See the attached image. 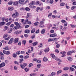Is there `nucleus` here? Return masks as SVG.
Wrapping results in <instances>:
<instances>
[{"label":"nucleus","mask_w":76,"mask_h":76,"mask_svg":"<svg viewBox=\"0 0 76 76\" xmlns=\"http://www.w3.org/2000/svg\"><path fill=\"white\" fill-rule=\"evenodd\" d=\"M50 51V49L48 48H47L46 49L44 50L45 53H47Z\"/></svg>","instance_id":"1a4fd4ad"},{"label":"nucleus","mask_w":76,"mask_h":76,"mask_svg":"<svg viewBox=\"0 0 76 76\" xmlns=\"http://www.w3.org/2000/svg\"><path fill=\"white\" fill-rule=\"evenodd\" d=\"M48 41L49 42H50L51 41H53V39H48Z\"/></svg>","instance_id":"f704fd0d"},{"label":"nucleus","mask_w":76,"mask_h":76,"mask_svg":"<svg viewBox=\"0 0 76 76\" xmlns=\"http://www.w3.org/2000/svg\"><path fill=\"white\" fill-rule=\"evenodd\" d=\"M70 26L72 28H75L76 27V26H74L73 25L71 24Z\"/></svg>","instance_id":"37998d69"},{"label":"nucleus","mask_w":76,"mask_h":76,"mask_svg":"<svg viewBox=\"0 0 76 76\" xmlns=\"http://www.w3.org/2000/svg\"><path fill=\"white\" fill-rule=\"evenodd\" d=\"M29 7L31 9H35L36 8V7L34 5H30L29 6Z\"/></svg>","instance_id":"f8f14e48"},{"label":"nucleus","mask_w":76,"mask_h":76,"mask_svg":"<svg viewBox=\"0 0 76 76\" xmlns=\"http://www.w3.org/2000/svg\"><path fill=\"white\" fill-rule=\"evenodd\" d=\"M12 28H11L10 29V31H9L8 33H11V32H12Z\"/></svg>","instance_id":"603ef678"},{"label":"nucleus","mask_w":76,"mask_h":76,"mask_svg":"<svg viewBox=\"0 0 76 76\" xmlns=\"http://www.w3.org/2000/svg\"><path fill=\"white\" fill-rule=\"evenodd\" d=\"M43 61H48V59L46 57H44L43 58Z\"/></svg>","instance_id":"4468645a"},{"label":"nucleus","mask_w":76,"mask_h":76,"mask_svg":"<svg viewBox=\"0 0 76 76\" xmlns=\"http://www.w3.org/2000/svg\"><path fill=\"white\" fill-rule=\"evenodd\" d=\"M67 59L69 61H72V58L70 57H68Z\"/></svg>","instance_id":"ddd939ff"},{"label":"nucleus","mask_w":76,"mask_h":76,"mask_svg":"<svg viewBox=\"0 0 76 76\" xmlns=\"http://www.w3.org/2000/svg\"><path fill=\"white\" fill-rule=\"evenodd\" d=\"M14 69L15 70H16L18 69V67L16 66H15L14 67Z\"/></svg>","instance_id":"864d4df0"},{"label":"nucleus","mask_w":76,"mask_h":76,"mask_svg":"<svg viewBox=\"0 0 76 76\" xmlns=\"http://www.w3.org/2000/svg\"><path fill=\"white\" fill-rule=\"evenodd\" d=\"M38 44V42H35L33 43V46H35Z\"/></svg>","instance_id":"4be33fe9"},{"label":"nucleus","mask_w":76,"mask_h":76,"mask_svg":"<svg viewBox=\"0 0 76 76\" xmlns=\"http://www.w3.org/2000/svg\"><path fill=\"white\" fill-rule=\"evenodd\" d=\"M35 31V28H34L31 30V33H34Z\"/></svg>","instance_id":"b1692460"},{"label":"nucleus","mask_w":76,"mask_h":76,"mask_svg":"<svg viewBox=\"0 0 76 76\" xmlns=\"http://www.w3.org/2000/svg\"><path fill=\"white\" fill-rule=\"evenodd\" d=\"M24 71H26V72H27L29 71V69L28 68H26L24 69Z\"/></svg>","instance_id":"473e14b6"},{"label":"nucleus","mask_w":76,"mask_h":76,"mask_svg":"<svg viewBox=\"0 0 76 76\" xmlns=\"http://www.w3.org/2000/svg\"><path fill=\"white\" fill-rule=\"evenodd\" d=\"M14 42H15L14 44L16 43V42H19V38H15L14 40Z\"/></svg>","instance_id":"6e6552de"},{"label":"nucleus","mask_w":76,"mask_h":76,"mask_svg":"<svg viewBox=\"0 0 76 76\" xmlns=\"http://www.w3.org/2000/svg\"><path fill=\"white\" fill-rule=\"evenodd\" d=\"M5 24V22H0V26H2L3 25H4Z\"/></svg>","instance_id":"9d476101"},{"label":"nucleus","mask_w":76,"mask_h":76,"mask_svg":"<svg viewBox=\"0 0 76 76\" xmlns=\"http://www.w3.org/2000/svg\"><path fill=\"white\" fill-rule=\"evenodd\" d=\"M40 9V7H37L36 9V11L37 12H38V10Z\"/></svg>","instance_id":"393cba45"},{"label":"nucleus","mask_w":76,"mask_h":76,"mask_svg":"<svg viewBox=\"0 0 76 76\" xmlns=\"http://www.w3.org/2000/svg\"><path fill=\"white\" fill-rule=\"evenodd\" d=\"M56 60V61H59V62H61V60L60 59L58 58H57L55 59Z\"/></svg>","instance_id":"72a5a7b5"},{"label":"nucleus","mask_w":76,"mask_h":76,"mask_svg":"<svg viewBox=\"0 0 76 76\" xmlns=\"http://www.w3.org/2000/svg\"><path fill=\"white\" fill-rule=\"evenodd\" d=\"M8 9L9 10H13V7H9Z\"/></svg>","instance_id":"a211bd4d"},{"label":"nucleus","mask_w":76,"mask_h":76,"mask_svg":"<svg viewBox=\"0 0 76 76\" xmlns=\"http://www.w3.org/2000/svg\"><path fill=\"white\" fill-rule=\"evenodd\" d=\"M5 29H6L7 31H8L9 30V27L7 26H5L4 27Z\"/></svg>","instance_id":"79ce46f5"},{"label":"nucleus","mask_w":76,"mask_h":76,"mask_svg":"<svg viewBox=\"0 0 76 76\" xmlns=\"http://www.w3.org/2000/svg\"><path fill=\"white\" fill-rule=\"evenodd\" d=\"M73 5H76V2L75 1L72 3Z\"/></svg>","instance_id":"338daca9"},{"label":"nucleus","mask_w":76,"mask_h":76,"mask_svg":"<svg viewBox=\"0 0 76 76\" xmlns=\"http://www.w3.org/2000/svg\"><path fill=\"white\" fill-rule=\"evenodd\" d=\"M0 59L2 60H4V57H3V55H2L0 57Z\"/></svg>","instance_id":"7c9ffc66"},{"label":"nucleus","mask_w":76,"mask_h":76,"mask_svg":"<svg viewBox=\"0 0 76 76\" xmlns=\"http://www.w3.org/2000/svg\"><path fill=\"white\" fill-rule=\"evenodd\" d=\"M70 69L71 72H73V71H75V69L72 67H70Z\"/></svg>","instance_id":"5701e85b"},{"label":"nucleus","mask_w":76,"mask_h":76,"mask_svg":"<svg viewBox=\"0 0 76 76\" xmlns=\"http://www.w3.org/2000/svg\"><path fill=\"white\" fill-rule=\"evenodd\" d=\"M17 56V55L16 53H14L12 55L13 57L14 58H16V57Z\"/></svg>","instance_id":"a878e982"},{"label":"nucleus","mask_w":76,"mask_h":76,"mask_svg":"<svg viewBox=\"0 0 76 76\" xmlns=\"http://www.w3.org/2000/svg\"><path fill=\"white\" fill-rule=\"evenodd\" d=\"M29 56H25L24 58L25 60H26L27 58H29Z\"/></svg>","instance_id":"2f4dec72"},{"label":"nucleus","mask_w":76,"mask_h":76,"mask_svg":"<svg viewBox=\"0 0 76 76\" xmlns=\"http://www.w3.org/2000/svg\"><path fill=\"white\" fill-rule=\"evenodd\" d=\"M36 75H37V74H31L30 75L31 76H35Z\"/></svg>","instance_id":"49530a36"},{"label":"nucleus","mask_w":76,"mask_h":76,"mask_svg":"<svg viewBox=\"0 0 76 76\" xmlns=\"http://www.w3.org/2000/svg\"><path fill=\"white\" fill-rule=\"evenodd\" d=\"M67 74H63L62 76H67Z\"/></svg>","instance_id":"774afa93"},{"label":"nucleus","mask_w":76,"mask_h":76,"mask_svg":"<svg viewBox=\"0 0 76 76\" xmlns=\"http://www.w3.org/2000/svg\"><path fill=\"white\" fill-rule=\"evenodd\" d=\"M61 22H62V23H65V22H66V21H65V20H62L61 21Z\"/></svg>","instance_id":"4d7b16f0"},{"label":"nucleus","mask_w":76,"mask_h":76,"mask_svg":"<svg viewBox=\"0 0 76 76\" xmlns=\"http://www.w3.org/2000/svg\"><path fill=\"white\" fill-rule=\"evenodd\" d=\"M5 65H6V64L4 62H2L0 64V67L1 68L5 66Z\"/></svg>","instance_id":"20e7f679"},{"label":"nucleus","mask_w":76,"mask_h":76,"mask_svg":"<svg viewBox=\"0 0 76 76\" xmlns=\"http://www.w3.org/2000/svg\"><path fill=\"white\" fill-rule=\"evenodd\" d=\"M20 66L21 67V68H22L23 69H25V66H24L22 64H20Z\"/></svg>","instance_id":"dca6fc26"},{"label":"nucleus","mask_w":76,"mask_h":76,"mask_svg":"<svg viewBox=\"0 0 76 76\" xmlns=\"http://www.w3.org/2000/svg\"><path fill=\"white\" fill-rule=\"evenodd\" d=\"M30 32V31L29 30L27 29L25 30V33H26L27 34H28V33Z\"/></svg>","instance_id":"f3484780"},{"label":"nucleus","mask_w":76,"mask_h":76,"mask_svg":"<svg viewBox=\"0 0 76 76\" xmlns=\"http://www.w3.org/2000/svg\"><path fill=\"white\" fill-rule=\"evenodd\" d=\"M45 31V30L44 29L42 30L41 32V34H44Z\"/></svg>","instance_id":"c9c22d12"},{"label":"nucleus","mask_w":76,"mask_h":76,"mask_svg":"<svg viewBox=\"0 0 76 76\" xmlns=\"http://www.w3.org/2000/svg\"><path fill=\"white\" fill-rule=\"evenodd\" d=\"M22 61H23V59H20V61H19L20 63H21V64L22 63Z\"/></svg>","instance_id":"c85d7f7f"},{"label":"nucleus","mask_w":76,"mask_h":76,"mask_svg":"<svg viewBox=\"0 0 76 76\" xmlns=\"http://www.w3.org/2000/svg\"><path fill=\"white\" fill-rule=\"evenodd\" d=\"M28 27H29V25H26L25 26V28H28Z\"/></svg>","instance_id":"e2e57ef3"},{"label":"nucleus","mask_w":76,"mask_h":76,"mask_svg":"<svg viewBox=\"0 0 76 76\" xmlns=\"http://www.w3.org/2000/svg\"><path fill=\"white\" fill-rule=\"evenodd\" d=\"M43 45V44L42 43H40L39 45L38 46V47H39V48H41V47H42V46Z\"/></svg>","instance_id":"a19ab883"},{"label":"nucleus","mask_w":76,"mask_h":76,"mask_svg":"<svg viewBox=\"0 0 76 76\" xmlns=\"http://www.w3.org/2000/svg\"><path fill=\"white\" fill-rule=\"evenodd\" d=\"M12 3H13V2H12V1H9L8 3V4H9V5H11L12 4Z\"/></svg>","instance_id":"bb28decb"},{"label":"nucleus","mask_w":76,"mask_h":76,"mask_svg":"<svg viewBox=\"0 0 76 76\" xmlns=\"http://www.w3.org/2000/svg\"><path fill=\"white\" fill-rule=\"evenodd\" d=\"M69 69V67H66L65 68H64V69H63V70H67Z\"/></svg>","instance_id":"4c0bfd02"},{"label":"nucleus","mask_w":76,"mask_h":76,"mask_svg":"<svg viewBox=\"0 0 76 76\" xmlns=\"http://www.w3.org/2000/svg\"><path fill=\"white\" fill-rule=\"evenodd\" d=\"M32 66H33V64L32 63H30L29 65L28 66L29 67H31Z\"/></svg>","instance_id":"c03bdc74"},{"label":"nucleus","mask_w":76,"mask_h":76,"mask_svg":"<svg viewBox=\"0 0 76 76\" xmlns=\"http://www.w3.org/2000/svg\"><path fill=\"white\" fill-rule=\"evenodd\" d=\"M50 56L52 58H54L56 60V58H57V57L55 56V55L53 54L50 55Z\"/></svg>","instance_id":"0eeeda50"},{"label":"nucleus","mask_w":76,"mask_h":76,"mask_svg":"<svg viewBox=\"0 0 76 76\" xmlns=\"http://www.w3.org/2000/svg\"><path fill=\"white\" fill-rule=\"evenodd\" d=\"M25 1L24 0H19V3L20 4H22L24 3V2Z\"/></svg>","instance_id":"423d86ee"},{"label":"nucleus","mask_w":76,"mask_h":76,"mask_svg":"<svg viewBox=\"0 0 76 76\" xmlns=\"http://www.w3.org/2000/svg\"><path fill=\"white\" fill-rule=\"evenodd\" d=\"M13 4L15 6H17L18 5V2L17 1L14 2L13 3Z\"/></svg>","instance_id":"9b49d317"},{"label":"nucleus","mask_w":76,"mask_h":76,"mask_svg":"<svg viewBox=\"0 0 76 76\" xmlns=\"http://www.w3.org/2000/svg\"><path fill=\"white\" fill-rule=\"evenodd\" d=\"M4 50H9V48L8 47H7L6 48H4Z\"/></svg>","instance_id":"5fc2aeb1"},{"label":"nucleus","mask_w":76,"mask_h":76,"mask_svg":"<svg viewBox=\"0 0 76 76\" xmlns=\"http://www.w3.org/2000/svg\"><path fill=\"white\" fill-rule=\"evenodd\" d=\"M22 43L23 44H24V45H25V44H26V41L25 40H23L22 41Z\"/></svg>","instance_id":"cd10ccee"},{"label":"nucleus","mask_w":76,"mask_h":76,"mask_svg":"<svg viewBox=\"0 0 76 76\" xmlns=\"http://www.w3.org/2000/svg\"><path fill=\"white\" fill-rule=\"evenodd\" d=\"M59 47H60V45H59V44H57L56 45V48H59Z\"/></svg>","instance_id":"69168bd1"},{"label":"nucleus","mask_w":76,"mask_h":76,"mask_svg":"<svg viewBox=\"0 0 76 76\" xmlns=\"http://www.w3.org/2000/svg\"><path fill=\"white\" fill-rule=\"evenodd\" d=\"M3 51L4 54H6L7 52L5 50H3Z\"/></svg>","instance_id":"0e129e2a"},{"label":"nucleus","mask_w":76,"mask_h":76,"mask_svg":"<svg viewBox=\"0 0 76 76\" xmlns=\"http://www.w3.org/2000/svg\"><path fill=\"white\" fill-rule=\"evenodd\" d=\"M72 54V51H69L67 53V54L68 56L71 55V54Z\"/></svg>","instance_id":"2eb2a0df"},{"label":"nucleus","mask_w":76,"mask_h":76,"mask_svg":"<svg viewBox=\"0 0 76 76\" xmlns=\"http://www.w3.org/2000/svg\"><path fill=\"white\" fill-rule=\"evenodd\" d=\"M10 51H7L6 52V54H7V55H9V54H10Z\"/></svg>","instance_id":"e433bc0d"},{"label":"nucleus","mask_w":76,"mask_h":76,"mask_svg":"<svg viewBox=\"0 0 76 76\" xmlns=\"http://www.w3.org/2000/svg\"><path fill=\"white\" fill-rule=\"evenodd\" d=\"M75 8H76V6H73L71 8V10H73V9H75Z\"/></svg>","instance_id":"052dcab7"},{"label":"nucleus","mask_w":76,"mask_h":76,"mask_svg":"<svg viewBox=\"0 0 76 76\" xmlns=\"http://www.w3.org/2000/svg\"><path fill=\"white\" fill-rule=\"evenodd\" d=\"M14 34H16V35H17V34H18V31H16L14 33Z\"/></svg>","instance_id":"680f3d73"},{"label":"nucleus","mask_w":76,"mask_h":76,"mask_svg":"<svg viewBox=\"0 0 76 76\" xmlns=\"http://www.w3.org/2000/svg\"><path fill=\"white\" fill-rule=\"evenodd\" d=\"M64 3H61L60 4V6H64Z\"/></svg>","instance_id":"c756f323"},{"label":"nucleus","mask_w":76,"mask_h":76,"mask_svg":"<svg viewBox=\"0 0 76 76\" xmlns=\"http://www.w3.org/2000/svg\"><path fill=\"white\" fill-rule=\"evenodd\" d=\"M53 2H54V1L53 0H50V4H53Z\"/></svg>","instance_id":"de8ad7c7"},{"label":"nucleus","mask_w":76,"mask_h":76,"mask_svg":"<svg viewBox=\"0 0 76 76\" xmlns=\"http://www.w3.org/2000/svg\"><path fill=\"white\" fill-rule=\"evenodd\" d=\"M38 24H39L38 22H37L34 23V26H37L38 25Z\"/></svg>","instance_id":"aec40b11"},{"label":"nucleus","mask_w":76,"mask_h":76,"mask_svg":"<svg viewBox=\"0 0 76 76\" xmlns=\"http://www.w3.org/2000/svg\"><path fill=\"white\" fill-rule=\"evenodd\" d=\"M50 37H55L57 36V34L56 33H54L53 34H50Z\"/></svg>","instance_id":"39448f33"},{"label":"nucleus","mask_w":76,"mask_h":76,"mask_svg":"<svg viewBox=\"0 0 76 76\" xmlns=\"http://www.w3.org/2000/svg\"><path fill=\"white\" fill-rule=\"evenodd\" d=\"M13 41H14V39H13V38H11L9 42H8V44H12Z\"/></svg>","instance_id":"f03ea898"},{"label":"nucleus","mask_w":76,"mask_h":76,"mask_svg":"<svg viewBox=\"0 0 76 76\" xmlns=\"http://www.w3.org/2000/svg\"><path fill=\"white\" fill-rule=\"evenodd\" d=\"M64 25L65 26H67V23L66 22L64 23Z\"/></svg>","instance_id":"6e6d98bb"},{"label":"nucleus","mask_w":76,"mask_h":76,"mask_svg":"<svg viewBox=\"0 0 76 76\" xmlns=\"http://www.w3.org/2000/svg\"><path fill=\"white\" fill-rule=\"evenodd\" d=\"M19 16V13L18 12H15L12 15V17L14 18H18Z\"/></svg>","instance_id":"f257e3e1"},{"label":"nucleus","mask_w":76,"mask_h":76,"mask_svg":"<svg viewBox=\"0 0 76 76\" xmlns=\"http://www.w3.org/2000/svg\"><path fill=\"white\" fill-rule=\"evenodd\" d=\"M25 10L27 11H29L30 10V9L28 7H26L25 8Z\"/></svg>","instance_id":"58836bf2"},{"label":"nucleus","mask_w":76,"mask_h":76,"mask_svg":"<svg viewBox=\"0 0 76 76\" xmlns=\"http://www.w3.org/2000/svg\"><path fill=\"white\" fill-rule=\"evenodd\" d=\"M11 22H10L6 24L8 26H9V25H10V23H11Z\"/></svg>","instance_id":"a18cd8bd"},{"label":"nucleus","mask_w":76,"mask_h":76,"mask_svg":"<svg viewBox=\"0 0 76 76\" xmlns=\"http://www.w3.org/2000/svg\"><path fill=\"white\" fill-rule=\"evenodd\" d=\"M14 63L15 64H18V65H19V63H18V62H17L16 61H15L14 62Z\"/></svg>","instance_id":"bf43d9fd"},{"label":"nucleus","mask_w":76,"mask_h":76,"mask_svg":"<svg viewBox=\"0 0 76 76\" xmlns=\"http://www.w3.org/2000/svg\"><path fill=\"white\" fill-rule=\"evenodd\" d=\"M61 73V70H59L57 71V75H59V74H60Z\"/></svg>","instance_id":"412c9836"},{"label":"nucleus","mask_w":76,"mask_h":76,"mask_svg":"<svg viewBox=\"0 0 76 76\" xmlns=\"http://www.w3.org/2000/svg\"><path fill=\"white\" fill-rule=\"evenodd\" d=\"M14 24L16 26H18V28H20V24L18 22H15L14 23Z\"/></svg>","instance_id":"7ed1b4c3"},{"label":"nucleus","mask_w":76,"mask_h":76,"mask_svg":"<svg viewBox=\"0 0 76 76\" xmlns=\"http://www.w3.org/2000/svg\"><path fill=\"white\" fill-rule=\"evenodd\" d=\"M41 65L40 64H38L37 65V67L38 69H39V68H40V66H41Z\"/></svg>","instance_id":"ea45409f"},{"label":"nucleus","mask_w":76,"mask_h":76,"mask_svg":"<svg viewBox=\"0 0 76 76\" xmlns=\"http://www.w3.org/2000/svg\"><path fill=\"white\" fill-rule=\"evenodd\" d=\"M50 32L52 33H54V31L53 30H51L50 31Z\"/></svg>","instance_id":"13d9d810"},{"label":"nucleus","mask_w":76,"mask_h":76,"mask_svg":"<svg viewBox=\"0 0 76 76\" xmlns=\"http://www.w3.org/2000/svg\"><path fill=\"white\" fill-rule=\"evenodd\" d=\"M66 28H67V27H64L62 29V31H65V30H66Z\"/></svg>","instance_id":"8fccbe9b"},{"label":"nucleus","mask_w":76,"mask_h":76,"mask_svg":"<svg viewBox=\"0 0 76 76\" xmlns=\"http://www.w3.org/2000/svg\"><path fill=\"white\" fill-rule=\"evenodd\" d=\"M37 63H41V61L40 60H38L37 61Z\"/></svg>","instance_id":"09e8293b"},{"label":"nucleus","mask_w":76,"mask_h":76,"mask_svg":"<svg viewBox=\"0 0 76 76\" xmlns=\"http://www.w3.org/2000/svg\"><path fill=\"white\" fill-rule=\"evenodd\" d=\"M7 34H5L3 36L4 38H6V37H7Z\"/></svg>","instance_id":"6ab92c4d"},{"label":"nucleus","mask_w":76,"mask_h":76,"mask_svg":"<svg viewBox=\"0 0 76 76\" xmlns=\"http://www.w3.org/2000/svg\"><path fill=\"white\" fill-rule=\"evenodd\" d=\"M65 56H66V55H65L64 53H62L61 57H65Z\"/></svg>","instance_id":"3c124183"}]
</instances>
